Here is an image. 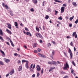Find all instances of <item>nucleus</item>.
I'll return each mask as SVG.
<instances>
[{"label": "nucleus", "instance_id": "22", "mask_svg": "<svg viewBox=\"0 0 78 78\" xmlns=\"http://www.w3.org/2000/svg\"><path fill=\"white\" fill-rule=\"evenodd\" d=\"M35 64L34 65L33 67L32 68V69H30V71H31V72H32V71H33V69H34V68H35Z\"/></svg>", "mask_w": 78, "mask_h": 78}, {"label": "nucleus", "instance_id": "5", "mask_svg": "<svg viewBox=\"0 0 78 78\" xmlns=\"http://www.w3.org/2000/svg\"><path fill=\"white\" fill-rule=\"evenodd\" d=\"M37 70V71H40L41 70V68L39 65H38L36 66Z\"/></svg>", "mask_w": 78, "mask_h": 78}, {"label": "nucleus", "instance_id": "11", "mask_svg": "<svg viewBox=\"0 0 78 78\" xmlns=\"http://www.w3.org/2000/svg\"><path fill=\"white\" fill-rule=\"evenodd\" d=\"M4 61H5V62H9L10 61V60H9L7 59L6 58H5L4 59Z\"/></svg>", "mask_w": 78, "mask_h": 78}, {"label": "nucleus", "instance_id": "54", "mask_svg": "<svg viewBox=\"0 0 78 78\" xmlns=\"http://www.w3.org/2000/svg\"><path fill=\"white\" fill-rule=\"evenodd\" d=\"M2 39L3 37H2V36H0V39H1V40H2Z\"/></svg>", "mask_w": 78, "mask_h": 78}, {"label": "nucleus", "instance_id": "28", "mask_svg": "<svg viewBox=\"0 0 78 78\" xmlns=\"http://www.w3.org/2000/svg\"><path fill=\"white\" fill-rule=\"evenodd\" d=\"M73 18H74V16H73L72 17H70L69 18L70 20L71 21V20H72V19H73Z\"/></svg>", "mask_w": 78, "mask_h": 78}, {"label": "nucleus", "instance_id": "59", "mask_svg": "<svg viewBox=\"0 0 78 78\" xmlns=\"http://www.w3.org/2000/svg\"><path fill=\"white\" fill-rule=\"evenodd\" d=\"M42 40H40V43H42Z\"/></svg>", "mask_w": 78, "mask_h": 78}, {"label": "nucleus", "instance_id": "62", "mask_svg": "<svg viewBox=\"0 0 78 78\" xmlns=\"http://www.w3.org/2000/svg\"><path fill=\"white\" fill-rule=\"evenodd\" d=\"M20 25L21 26H22V27H23V24H22V23H21V24H20Z\"/></svg>", "mask_w": 78, "mask_h": 78}, {"label": "nucleus", "instance_id": "33", "mask_svg": "<svg viewBox=\"0 0 78 78\" xmlns=\"http://www.w3.org/2000/svg\"><path fill=\"white\" fill-rule=\"evenodd\" d=\"M78 19H77L76 20L75 22V23H76V24H77L78 23Z\"/></svg>", "mask_w": 78, "mask_h": 78}, {"label": "nucleus", "instance_id": "60", "mask_svg": "<svg viewBox=\"0 0 78 78\" xmlns=\"http://www.w3.org/2000/svg\"><path fill=\"white\" fill-rule=\"evenodd\" d=\"M32 77H35V74H34L32 76Z\"/></svg>", "mask_w": 78, "mask_h": 78}, {"label": "nucleus", "instance_id": "32", "mask_svg": "<svg viewBox=\"0 0 78 78\" xmlns=\"http://www.w3.org/2000/svg\"><path fill=\"white\" fill-rule=\"evenodd\" d=\"M30 11H31L32 12H34V10L33 8H31V9H30Z\"/></svg>", "mask_w": 78, "mask_h": 78}, {"label": "nucleus", "instance_id": "48", "mask_svg": "<svg viewBox=\"0 0 78 78\" xmlns=\"http://www.w3.org/2000/svg\"><path fill=\"white\" fill-rule=\"evenodd\" d=\"M43 68H42V70L41 71V73H43L44 72V71H43Z\"/></svg>", "mask_w": 78, "mask_h": 78}, {"label": "nucleus", "instance_id": "63", "mask_svg": "<svg viewBox=\"0 0 78 78\" xmlns=\"http://www.w3.org/2000/svg\"><path fill=\"white\" fill-rule=\"evenodd\" d=\"M37 52V51H34V53H36Z\"/></svg>", "mask_w": 78, "mask_h": 78}, {"label": "nucleus", "instance_id": "19", "mask_svg": "<svg viewBox=\"0 0 78 78\" xmlns=\"http://www.w3.org/2000/svg\"><path fill=\"white\" fill-rule=\"evenodd\" d=\"M10 41L13 47H14V44H13V42H12V41L11 40H10Z\"/></svg>", "mask_w": 78, "mask_h": 78}, {"label": "nucleus", "instance_id": "21", "mask_svg": "<svg viewBox=\"0 0 78 78\" xmlns=\"http://www.w3.org/2000/svg\"><path fill=\"white\" fill-rule=\"evenodd\" d=\"M28 62H26V67L27 69H28Z\"/></svg>", "mask_w": 78, "mask_h": 78}, {"label": "nucleus", "instance_id": "39", "mask_svg": "<svg viewBox=\"0 0 78 78\" xmlns=\"http://www.w3.org/2000/svg\"><path fill=\"white\" fill-rule=\"evenodd\" d=\"M0 64L1 65H3V62H2V61H0Z\"/></svg>", "mask_w": 78, "mask_h": 78}, {"label": "nucleus", "instance_id": "55", "mask_svg": "<svg viewBox=\"0 0 78 78\" xmlns=\"http://www.w3.org/2000/svg\"><path fill=\"white\" fill-rule=\"evenodd\" d=\"M2 6L4 7H5V4H4V3H2Z\"/></svg>", "mask_w": 78, "mask_h": 78}, {"label": "nucleus", "instance_id": "43", "mask_svg": "<svg viewBox=\"0 0 78 78\" xmlns=\"http://www.w3.org/2000/svg\"><path fill=\"white\" fill-rule=\"evenodd\" d=\"M36 30L37 31H39V29L37 28V27H36Z\"/></svg>", "mask_w": 78, "mask_h": 78}, {"label": "nucleus", "instance_id": "8", "mask_svg": "<svg viewBox=\"0 0 78 78\" xmlns=\"http://www.w3.org/2000/svg\"><path fill=\"white\" fill-rule=\"evenodd\" d=\"M64 12V7H62L61 8V13H62Z\"/></svg>", "mask_w": 78, "mask_h": 78}, {"label": "nucleus", "instance_id": "24", "mask_svg": "<svg viewBox=\"0 0 78 78\" xmlns=\"http://www.w3.org/2000/svg\"><path fill=\"white\" fill-rule=\"evenodd\" d=\"M73 5L74 6H76V2H73Z\"/></svg>", "mask_w": 78, "mask_h": 78}, {"label": "nucleus", "instance_id": "42", "mask_svg": "<svg viewBox=\"0 0 78 78\" xmlns=\"http://www.w3.org/2000/svg\"><path fill=\"white\" fill-rule=\"evenodd\" d=\"M47 45L48 47H50V46H51V44L50 43H48Z\"/></svg>", "mask_w": 78, "mask_h": 78}, {"label": "nucleus", "instance_id": "25", "mask_svg": "<svg viewBox=\"0 0 78 78\" xmlns=\"http://www.w3.org/2000/svg\"><path fill=\"white\" fill-rule=\"evenodd\" d=\"M37 44L36 43H34V45H33V47L34 48V47H37Z\"/></svg>", "mask_w": 78, "mask_h": 78}, {"label": "nucleus", "instance_id": "49", "mask_svg": "<svg viewBox=\"0 0 78 78\" xmlns=\"http://www.w3.org/2000/svg\"><path fill=\"white\" fill-rule=\"evenodd\" d=\"M52 55H55V51H53L52 52Z\"/></svg>", "mask_w": 78, "mask_h": 78}, {"label": "nucleus", "instance_id": "36", "mask_svg": "<svg viewBox=\"0 0 78 78\" xmlns=\"http://www.w3.org/2000/svg\"><path fill=\"white\" fill-rule=\"evenodd\" d=\"M14 55L15 56H17V55H18V54L17 53H15L14 54Z\"/></svg>", "mask_w": 78, "mask_h": 78}, {"label": "nucleus", "instance_id": "17", "mask_svg": "<svg viewBox=\"0 0 78 78\" xmlns=\"http://www.w3.org/2000/svg\"><path fill=\"white\" fill-rule=\"evenodd\" d=\"M33 1L34 3V4H36L37 3V0H33Z\"/></svg>", "mask_w": 78, "mask_h": 78}, {"label": "nucleus", "instance_id": "35", "mask_svg": "<svg viewBox=\"0 0 78 78\" xmlns=\"http://www.w3.org/2000/svg\"><path fill=\"white\" fill-rule=\"evenodd\" d=\"M49 17L48 16V15H47L46 16V17H45V19H48Z\"/></svg>", "mask_w": 78, "mask_h": 78}, {"label": "nucleus", "instance_id": "57", "mask_svg": "<svg viewBox=\"0 0 78 78\" xmlns=\"http://www.w3.org/2000/svg\"><path fill=\"white\" fill-rule=\"evenodd\" d=\"M6 44H7L9 45V42H6Z\"/></svg>", "mask_w": 78, "mask_h": 78}, {"label": "nucleus", "instance_id": "23", "mask_svg": "<svg viewBox=\"0 0 78 78\" xmlns=\"http://www.w3.org/2000/svg\"><path fill=\"white\" fill-rule=\"evenodd\" d=\"M55 2H58V3H61L62 2V1H59L58 0H55Z\"/></svg>", "mask_w": 78, "mask_h": 78}, {"label": "nucleus", "instance_id": "40", "mask_svg": "<svg viewBox=\"0 0 78 78\" xmlns=\"http://www.w3.org/2000/svg\"><path fill=\"white\" fill-rule=\"evenodd\" d=\"M74 72V71L73 70V69H72L71 70V73L72 74H73V73Z\"/></svg>", "mask_w": 78, "mask_h": 78}, {"label": "nucleus", "instance_id": "34", "mask_svg": "<svg viewBox=\"0 0 78 78\" xmlns=\"http://www.w3.org/2000/svg\"><path fill=\"white\" fill-rule=\"evenodd\" d=\"M33 64H32L30 66V67H29V69H31L32 68V67H33Z\"/></svg>", "mask_w": 78, "mask_h": 78}, {"label": "nucleus", "instance_id": "20", "mask_svg": "<svg viewBox=\"0 0 78 78\" xmlns=\"http://www.w3.org/2000/svg\"><path fill=\"white\" fill-rule=\"evenodd\" d=\"M9 12L11 16H13V13H12V11L11 10H10L9 11Z\"/></svg>", "mask_w": 78, "mask_h": 78}, {"label": "nucleus", "instance_id": "31", "mask_svg": "<svg viewBox=\"0 0 78 78\" xmlns=\"http://www.w3.org/2000/svg\"><path fill=\"white\" fill-rule=\"evenodd\" d=\"M22 62H28V61L25 60H22Z\"/></svg>", "mask_w": 78, "mask_h": 78}, {"label": "nucleus", "instance_id": "16", "mask_svg": "<svg viewBox=\"0 0 78 78\" xmlns=\"http://www.w3.org/2000/svg\"><path fill=\"white\" fill-rule=\"evenodd\" d=\"M0 34L1 35V36H3V35L2 30L1 29H0Z\"/></svg>", "mask_w": 78, "mask_h": 78}, {"label": "nucleus", "instance_id": "9", "mask_svg": "<svg viewBox=\"0 0 78 78\" xmlns=\"http://www.w3.org/2000/svg\"><path fill=\"white\" fill-rule=\"evenodd\" d=\"M0 51H1V52L2 53V54H3V55H2L3 56L5 57V52H4V51H3L1 50H0Z\"/></svg>", "mask_w": 78, "mask_h": 78}, {"label": "nucleus", "instance_id": "26", "mask_svg": "<svg viewBox=\"0 0 78 78\" xmlns=\"http://www.w3.org/2000/svg\"><path fill=\"white\" fill-rule=\"evenodd\" d=\"M5 8L6 9H9V8L7 5H5Z\"/></svg>", "mask_w": 78, "mask_h": 78}, {"label": "nucleus", "instance_id": "6", "mask_svg": "<svg viewBox=\"0 0 78 78\" xmlns=\"http://www.w3.org/2000/svg\"><path fill=\"white\" fill-rule=\"evenodd\" d=\"M18 70L19 72H21V71H22V66H20L19 67V68H18Z\"/></svg>", "mask_w": 78, "mask_h": 78}, {"label": "nucleus", "instance_id": "3", "mask_svg": "<svg viewBox=\"0 0 78 78\" xmlns=\"http://www.w3.org/2000/svg\"><path fill=\"white\" fill-rule=\"evenodd\" d=\"M38 55L39 56H40V57H42V58H46L45 55L41 54L40 53H38Z\"/></svg>", "mask_w": 78, "mask_h": 78}, {"label": "nucleus", "instance_id": "18", "mask_svg": "<svg viewBox=\"0 0 78 78\" xmlns=\"http://www.w3.org/2000/svg\"><path fill=\"white\" fill-rule=\"evenodd\" d=\"M52 64H56L57 63L55 61H52L51 62Z\"/></svg>", "mask_w": 78, "mask_h": 78}, {"label": "nucleus", "instance_id": "15", "mask_svg": "<svg viewBox=\"0 0 78 78\" xmlns=\"http://www.w3.org/2000/svg\"><path fill=\"white\" fill-rule=\"evenodd\" d=\"M26 34L27 35H29V36H31V33H30V32H27L26 33Z\"/></svg>", "mask_w": 78, "mask_h": 78}, {"label": "nucleus", "instance_id": "12", "mask_svg": "<svg viewBox=\"0 0 78 78\" xmlns=\"http://www.w3.org/2000/svg\"><path fill=\"white\" fill-rule=\"evenodd\" d=\"M7 25L8 26V28H9V29H11V26L10 24H9V23H7Z\"/></svg>", "mask_w": 78, "mask_h": 78}, {"label": "nucleus", "instance_id": "29", "mask_svg": "<svg viewBox=\"0 0 78 78\" xmlns=\"http://www.w3.org/2000/svg\"><path fill=\"white\" fill-rule=\"evenodd\" d=\"M76 32H73V36H75V35H76Z\"/></svg>", "mask_w": 78, "mask_h": 78}, {"label": "nucleus", "instance_id": "58", "mask_svg": "<svg viewBox=\"0 0 78 78\" xmlns=\"http://www.w3.org/2000/svg\"><path fill=\"white\" fill-rule=\"evenodd\" d=\"M75 38H77V34H76L75 35Z\"/></svg>", "mask_w": 78, "mask_h": 78}, {"label": "nucleus", "instance_id": "30", "mask_svg": "<svg viewBox=\"0 0 78 78\" xmlns=\"http://www.w3.org/2000/svg\"><path fill=\"white\" fill-rule=\"evenodd\" d=\"M70 45H71V46H72V47L73 46V42H71L70 43Z\"/></svg>", "mask_w": 78, "mask_h": 78}, {"label": "nucleus", "instance_id": "53", "mask_svg": "<svg viewBox=\"0 0 78 78\" xmlns=\"http://www.w3.org/2000/svg\"><path fill=\"white\" fill-rule=\"evenodd\" d=\"M8 76H9V74H7L6 75V77H8Z\"/></svg>", "mask_w": 78, "mask_h": 78}, {"label": "nucleus", "instance_id": "38", "mask_svg": "<svg viewBox=\"0 0 78 78\" xmlns=\"http://www.w3.org/2000/svg\"><path fill=\"white\" fill-rule=\"evenodd\" d=\"M58 19L59 20H62V18L61 17V16L58 17Z\"/></svg>", "mask_w": 78, "mask_h": 78}, {"label": "nucleus", "instance_id": "27", "mask_svg": "<svg viewBox=\"0 0 78 78\" xmlns=\"http://www.w3.org/2000/svg\"><path fill=\"white\" fill-rule=\"evenodd\" d=\"M72 64L74 66H76V64H75V63L74 62V61H72Z\"/></svg>", "mask_w": 78, "mask_h": 78}, {"label": "nucleus", "instance_id": "13", "mask_svg": "<svg viewBox=\"0 0 78 78\" xmlns=\"http://www.w3.org/2000/svg\"><path fill=\"white\" fill-rule=\"evenodd\" d=\"M55 69V67H52L49 70V72H51V71H52V70H53V69Z\"/></svg>", "mask_w": 78, "mask_h": 78}, {"label": "nucleus", "instance_id": "56", "mask_svg": "<svg viewBox=\"0 0 78 78\" xmlns=\"http://www.w3.org/2000/svg\"><path fill=\"white\" fill-rule=\"evenodd\" d=\"M63 6H65L66 7V5L65 4H63Z\"/></svg>", "mask_w": 78, "mask_h": 78}, {"label": "nucleus", "instance_id": "46", "mask_svg": "<svg viewBox=\"0 0 78 78\" xmlns=\"http://www.w3.org/2000/svg\"><path fill=\"white\" fill-rule=\"evenodd\" d=\"M69 77H68V76H64L63 78H68Z\"/></svg>", "mask_w": 78, "mask_h": 78}, {"label": "nucleus", "instance_id": "52", "mask_svg": "<svg viewBox=\"0 0 78 78\" xmlns=\"http://www.w3.org/2000/svg\"><path fill=\"white\" fill-rule=\"evenodd\" d=\"M24 47V48L26 49H27V46H25V45H24L23 46Z\"/></svg>", "mask_w": 78, "mask_h": 78}, {"label": "nucleus", "instance_id": "47", "mask_svg": "<svg viewBox=\"0 0 78 78\" xmlns=\"http://www.w3.org/2000/svg\"><path fill=\"white\" fill-rule=\"evenodd\" d=\"M25 30H26V31H28V28H27L25 27Z\"/></svg>", "mask_w": 78, "mask_h": 78}, {"label": "nucleus", "instance_id": "61", "mask_svg": "<svg viewBox=\"0 0 78 78\" xmlns=\"http://www.w3.org/2000/svg\"><path fill=\"white\" fill-rule=\"evenodd\" d=\"M74 50L75 51H76V48H75V47H74Z\"/></svg>", "mask_w": 78, "mask_h": 78}, {"label": "nucleus", "instance_id": "51", "mask_svg": "<svg viewBox=\"0 0 78 78\" xmlns=\"http://www.w3.org/2000/svg\"><path fill=\"white\" fill-rule=\"evenodd\" d=\"M48 63L49 64H52V63L51 62H48Z\"/></svg>", "mask_w": 78, "mask_h": 78}, {"label": "nucleus", "instance_id": "37", "mask_svg": "<svg viewBox=\"0 0 78 78\" xmlns=\"http://www.w3.org/2000/svg\"><path fill=\"white\" fill-rule=\"evenodd\" d=\"M6 39L7 40V41H9V40L10 41V40H11V39H10V38H9L8 37H7Z\"/></svg>", "mask_w": 78, "mask_h": 78}, {"label": "nucleus", "instance_id": "10", "mask_svg": "<svg viewBox=\"0 0 78 78\" xmlns=\"http://www.w3.org/2000/svg\"><path fill=\"white\" fill-rule=\"evenodd\" d=\"M14 23H15V26L16 27V28H18V23L17 22H15Z\"/></svg>", "mask_w": 78, "mask_h": 78}, {"label": "nucleus", "instance_id": "41", "mask_svg": "<svg viewBox=\"0 0 78 78\" xmlns=\"http://www.w3.org/2000/svg\"><path fill=\"white\" fill-rule=\"evenodd\" d=\"M55 15H56L57 13H58V11L56 10H55Z\"/></svg>", "mask_w": 78, "mask_h": 78}, {"label": "nucleus", "instance_id": "50", "mask_svg": "<svg viewBox=\"0 0 78 78\" xmlns=\"http://www.w3.org/2000/svg\"><path fill=\"white\" fill-rule=\"evenodd\" d=\"M66 18L67 19H69V16H66Z\"/></svg>", "mask_w": 78, "mask_h": 78}, {"label": "nucleus", "instance_id": "14", "mask_svg": "<svg viewBox=\"0 0 78 78\" xmlns=\"http://www.w3.org/2000/svg\"><path fill=\"white\" fill-rule=\"evenodd\" d=\"M6 31L7 33H9V34H12V32H11V31H10L8 29H6Z\"/></svg>", "mask_w": 78, "mask_h": 78}, {"label": "nucleus", "instance_id": "44", "mask_svg": "<svg viewBox=\"0 0 78 78\" xmlns=\"http://www.w3.org/2000/svg\"><path fill=\"white\" fill-rule=\"evenodd\" d=\"M37 50H38V52H41V49L38 48Z\"/></svg>", "mask_w": 78, "mask_h": 78}, {"label": "nucleus", "instance_id": "45", "mask_svg": "<svg viewBox=\"0 0 78 78\" xmlns=\"http://www.w3.org/2000/svg\"><path fill=\"white\" fill-rule=\"evenodd\" d=\"M69 27H72V24H69Z\"/></svg>", "mask_w": 78, "mask_h": 78}, {"label": "nucleus", "instance_id": "64", "mask_svg": "<svg viewBox=\"0 0 78 78\" xmlns=\"http://www.w3.org/2000/svg\"><path fill=\"white\" fill-rule=\"evenodd\" d=\"M68 3H69L70 2V0H69L68 1Z\"/></svg>", "mask_w": 78, "mask_h": 78}, {"label": "nucleus", "instance_id": "1", "mask_svg": "<svg viewBox=\"0 0 78 78\" xmlns=\"http://www.w3.org/2000/svg\"><path fill=\"white\" fill-rule=\"evenodd\" d=\"M67 68H69V64H68L67 62H66V65H64V66L63 68V69L64 70H66V69H67Z\"/></svg>", "mask_w": 78, "mask_h": 78}, {"label": "nucleus", "instance_id": "2", "mask_svg": "<svg viewBox=\"0 0 78 78\" xmlns=\"http://www.w3.org/2000/svg\"><path fill=\"white\" fill-rule=\"evenodd\" d=\"M68 52H69V53L70 54V56L71 59H72V57H73L72 53V51H71L70 49H69V50Z\"/></svg>", "mask_w": 78, "mask_h": 78}, {"label": "nucleus", "instance_id": "7", "mask_svg": "<svg viewBox=\"0 0 78 78\" xmlns=\"http://www.w3.org/2000/svg\"><path fill=\"white\" fill-rule=\"evenodd\" d=\"M14 73V69H12V71L10 72V75H13Z\"/></svg>", "mask_w": 78, "mask_h": 78}, {"label": "nucleus", "instance_id": "4", "mask_svg": "<svg viewBox=\"0 0 78 78\" xmlns=\"http://www.w3.org/2000/svg\"><path fill=\"white\" fill-rule=\"evenodd\" d=\"M36 36L37 37H40V38H42V35L41 34H39V33H37V34H35Z\"/></svg>", "mask_w": 78, "mask_h": 78}]
</instances>
